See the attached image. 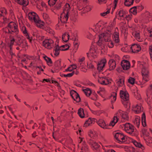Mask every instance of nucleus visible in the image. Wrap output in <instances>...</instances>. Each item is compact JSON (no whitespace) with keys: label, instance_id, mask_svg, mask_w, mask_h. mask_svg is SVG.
Segmentation results:
<instances>
[{"label":"nucleus","instance_id":"19","mask_svg":"<svg viewBox=\"0 0 152 152\" xmlns=\"http://www.w3.org/2000/svg\"><path fill=\"white\" fill-rule=\"evenodd\" d=\"M61 61L58 60L56 61L53 67V70H52L53 72H58L61 69Z\"/></svg>","mask_w":152,"mask_h":152},{"label":"nucleus","instance_id":"50","mask_svg":"<svg viewBox=\"0 0 152 152\" xmlns=\"http://www.w3.org/2000/svg\"><path fill=\"white\" fill-rule=\"evenodd\" d=\"M59 47L60 48L61 50L64 51L68 50L69 48V46L68 44H65Z\"/></svg>","mask_w":152,"mask_h":152},{"label":"nucleus","instance_id":"59","mask_svg":"<svg viewBox=\"0 0 152 152\" xmlns=\"http://www.w3.org/2000/svg\"><path fill=\"white\" fill-rule=\"evenodd\" d=\"M131 12L134 15L137 14V10L135 7H134L131 8L130 10Z\"/></svg>","mask_w":152,"mask_h":152},{"label":"nucleus","instance_id":"6","mask_svg":"<svg viewBox=\"0 0 152 152\" xmlns=\"http://www.w3.org/2000/svg\"><path fill=\"white\" fill-rule=\"evenodd\" d=\"M104 23L102 21H100L95 26L93 30L96 34L102 33L105 31V28Z\"/></svg>","mask_w":152,"mask_h":152},{"label":"nucleus","instance_id":"18","mask_svg":"<svg viewBox=\"0 0 152 152\" xmlns=\"http://www.w3.org/2000/svg\"><path fill=\"white\" fill-rule=\"evenodd\" d=\"M116 115L118 117L121 116L125 120H128L129 119V117L127 113L121 110H118L116 113Z\"/></svg>","mask_w":152,"mask_h":152},{"label":"nucleus","instance_id":"41","mask_svg":"<svg viewBox=\"0 0 152 152\" xmlns=\"http://www.w3.org/2000/svg\"><path fill=\"white\" fill-rule=\"evenodd\" d=\"M78 114L79 116L81 118H83L85 117L84 111L83 108H80L79 109Z\"/></svg>","mask_w":152,"mask_h":152},{"label":"nucleus","instance_id":"4","mask_svg":"<svg viewBox=\"0 0 152 152\" xmlns=\"http://www.w3.org/2000/svg\"><path fill=\"white\" fill-rule=\"evenodd\" d=\"M98 53L97 47L94 45H92L89 52L87 53L88 57L90 60H92L97 57Z\"/></svg>","mask_w":152,"mask_h":152},{"label":"nucleus","instance_id":"54","mask_svg":"<svg viewBox=\"0 0 152 152\" xmlns=\"http://www.w3.org/2000/svg\"><path fill=\"white\" fill-rule=\"evenodd\" d=\"M74 75V72H72L71 73H69L68 74H63L61 76L62 77H72L73 75Z\"/></svg>","mask_w":152,"mask_h":152},{"label":"nucleus","instance_id":"37","mask_svg":"<svg viewBox=\"0 0 152 152\" xmlns=\"http://www.w3.org/2000/svg\"><path fill=\"white\" fill-rule=\"evenodd\" d=\"M124 78H119L116 80V83L118 86H123L124 85Z\"/></svg>","mask_w":152,"mask_h":152},{"label":"nucleus","instance_id":"26","mask_svg":"<svg viewBox=\"0 0 152 152\" xmlns=\"http://www.w3.org/2000/svg\"><path fill=\"white\" fill-rule=\"evenodd\" d=\"M132 142L136 147L141 148L142 151L145 149L144 146L140 142H138L134 140H132Z\"/></svg>","mask_w":152,"mask_h":152},{"label":"nucleus","instance_id":"13","mask_svg":"<svg viewBox=\"0 0 152 152\" xmlns=\"http://www.w3.org/2000/svg\"><path fill=\"white\" fill-rule=\"evenodd\" d=\"M132 110L135 113L138 114L143 111V108L141 104H137L132 106Z\"/></svg>","mask_w":152,"mask_h":152},{"label":"nucleus","instance_id":"31","mask_svg":"<svg viewBox=\"0 0 152 152\" xmlns=\"http://www.w3.org/2000/svg\"><path fill=\"white\" fill-rule=\"evenodd\" d=\"M134 34V37L139 42L143 41V39L140 36V33L139 32L136 31Z\"/></svg>","mask_w":152,"mask_h":152},{"label":"nucleus","instance_id":"15","mask_svg":"<svg viewBox=\"0 0 152 152\" xmlns=\"http://www.w3.org/2000/svg\"><path fill=\"white\" fill-rule=\"evenodd\" d=\"M71 96L73 99L76 102H78L80 101L79 94L75 91L72 90L70 91Z\"/></svg>","mask_w":152,"mask_h":152},{"label":"nucleus","instance_id":"14","mask_svg":"<svg viewBox=\"0 0 152 152\" xmlns=\"http://www.w3.org/2000/svg\"><path fill=\"white\" fill-rule=\"evenodd\" d=\"M120 96L121 98L124 101H128L129 99V95L126 91L121 90L120 92Z\"/></svg>","mask_w":152,"mask_h":152},{"label":"nucleus","instance_id":"25","mask_svg":"<svg viewBox=\"0 0 152 152\" xmlns=\"http://www.w3.org/2000/svg\"><path fill=\"white\" fill-rule=\"evenodd\" d=\"M18 34H16V37L18 39V40L19 41V42L18 43L17 45H20V47H22V48H25L27 46V44L26 42L25 43V44H23V45H22L21 44V43L22 42V41L21 40V39L23 37L20 35H18Z\"/></svg>","mask_w":152,"mask_h":152},{"label":"nucleus","instance_id":"22","mask_svg":"<svg viewBox=\"0 0 152 152\" xmlns=\"http://www.w3.org/2000/svg\"><path fill=\"white\" fill-rule=\"evenodd\" d=\"M121 66L124 70H127L129 69L130 67V63L127 60H124L121 62Z\"/></svg>","mask_w":152,"mask_h":152},{"label":"nucleus","instance_id":"17","mask_svg":"<svg viewBox=\"0 0 152 152\" xmlns=\"http://www.w3.org/2000/svg\"><path fill=\"white\" fill-rule=\"evenodd\" d=\"M98 81L100 84L103 85H107L110 83L108 78L105 76L99 77L98 78Z\"/></svg>","mask_w":152,"mask_h":152},{"label":"nucleus","instance_id":"16","mask_svg":"<svg viewBox=\"0 0 152 152\" xmlns=\"http://www.w3.org/2000/svg\"><path fill=\"white\" fill-rule=\"evenodd\" d=\"M88 143L93 150H97L100 147V145L96 142L93 140L90 139Z\"/></svg>","mask_w":152,"mask_h":152},{"label":"nucleus","instance_id":"58","mask_svg":"<svg viewBox=\"0 0 152 152\" xmlns=\"http://www.w3.org/2000/svg\"><path fill=\"white\" fill-rule=\"evenodd\" d=\"M132 14L127 15L126 14L125 18L127 21H129L132 19Z\"/></svg>","mask_w":152,"mask_h":152},{"label":"nucleus","instance_id":"38","mask_svg":"<svg viewBox=\"0 0 152 152\" xmlns=\"http://www.w3.org/2000/svg\"><path fill=\"white\" fill-rule=\"evenodd\" d=\"M88 135L91 137L93 138H96L98 136L96 132L94 131H90Z\"/></svg>","mask_w":152,"mask_h":152},{"label":"nucleus","instance_id":"49","mask_svg":"<svg viewBox=\"0 0 152 152\" xmlns=\"http://www.w3.org/2000/svg\"><path fill=\"white\" fill-rule=\"evenodd\" d=\"M145 15L146 19V22H148L149 21V19L152 18V15L148 12H146L145 13Z\"/></svg>","mask_w":152,"mask_h":152},{"label":"nucleus","instance_id":"30","mask_svg":"<svg viewBox=\"0 0 152 152\" xmlns=\"http://www.w3.org/2000/svg\"><path fill=\"white\" fill-rule=\"evenodd\" d=\"M133 122L135 126L139 128L140 124V117L137 116H135Z\"/></svg>","mask_w":152,"mask_h":152},{"label":"nucleus","instance_id":"56","mask_svg":"<svg viewBox=\"0 0 152 152\" xmlns=\"http://www.w3.org/2000/svg\"><path fill=\"white\" fill-rule=\"evenodd\" d=\"M107 42H108L107 43V45L109 48H111L113 47V41L111 40V39H110V41H107Z\"/></svg>","mask_w":152,"mask_h":152},{"label":"nucleus","instance_id":"48","mask_svg":"<svg viewBox=\"0 0 152 152\" xmlns=\"http://www.w3.org/2000/svg\"><path fill=\"white\" fill-rule=\"evenodd\" d=\"M134 0H125L124 2V4L125 6L129 7L132 5L133 3Z\"/></svg>","mask_w":152,"mask_h":152},{"label":"nucleus","instance_id":"55","mask_svg":"<svg viewBox=\"0 0 152 152\" xmlns=\"http://www.w3.org/2000/svg\"><path fill=\"white\" fill-rule=\"evenodd\" d=\"M57 0H49L48 1V4L50 6H53L56 4Z\"/></svg>","mask_w":152,"mask_h":152},{"label":"nucleus","instance_id":"60","mask_svg":"<svg viewBox=\"0 0 152 152\" xmlns=\"http://www.w3.org/2000/svg\"><path fill=\"white\" fill-rule=\"evenodd\" d=\"M0 12L3 15L4 14H6L7 13V10L4 8H1L0 9Z\"/></svg>","mask_w":152,"mask_h":152},{"label":"nucleus","instance_id":"44","mask_svg":"<svg viewBox=\"0 0 152 152\" xmlns=\"http://www.w3.org/2000/svg\"><path fill=\"white\" fill-rule=\"evenodd\" d=\"M73 43L74 47V49L77 50L80 44V42L78 39L75 38Z\"/></svg>","mask_w":152,"mask_h":152},{"label":"nucleus","instance_id":"40","mask_svg":"<svg viewBox=\"0 0 152 152\" xmlns=\"http://www.w3.org/2000/svg\"><path fill=\"white\" fill-rule=\"evenodd\" d=\"M117 94L116 92H113L110 96V99H111V103L113 104L116 101V99Z\"/></svg>","mask_w":152,"mask_h":152},{"label":"nucleus","instance_id":"32","mask_svg":"<svg viewBox=\"0 0 152 152\" xmlns=\"http://www.w3.org/2000/svg\"><path fill=\"white\" fill-rule=\"evenodd\" d=\"M115 116L113 118V120L109 124V126H113L117 122L119 119L118 118V116H117L116 114Z\"/></svg>","mask_w":152,"mask_h":152},{"label":"nucleus","instance_id":"7","mask_svg":"<svg viewBox=\"0 0 152 152\" xmlns=\"http://www.w3.org/2000/svg\"><path fill=\"white\" fill-rule=\"evenodd\" d=\"M7 27L9 33L12 34V33H14L16 34H18V26L15 23L13 22H10L8 23Z\"/></svg>","mask_w":152,"mask_h":152},{"label":"nucleus","instance_id":"10","mask_svg":"<svg viewBox=\"0 0 152 152\" xmlns=\"http://www.w3.org/2000/svg\"><path fill=\"white\" fill-rule=\"evenodd\" d=\"M28 18L31 22L36 23L39 20V18L37 14L35 12H31L28 14Z\"/></svg>","mask_w":152,"mask_h":152},{"label":"nucleus","instance_id":"45","mask_svg":"<svg viewBox=\"0 0 152 152\" xmlns=\"http://www.w3.org/2000/svg\"><path fill=\"white\" fill-rule=\"evenodd\" d=\"M147 145L151 146L152 145V138L150 137H147V138L145 139Z\"/></svg>","mask_w":152,"mask_h":152},{"label":"nucleus","instance_id":"3","mask_svg":"<svg viewBox=\"0 0 152 152\" xmlns=\"http://www.w3.org/2000/svg\"><path fill=\"white\" fill-rule=\"evenodd\" d=\"M70 10V6L69 4L66 3L64 7L63 12L61 15L60 18L62 23L67 22L68 18V14Z\"/></svg>","mask_w":152,"mask_h":152},{"label":"nucleus","instance_id":"8","mask_svg":"<svg viewBox=\"0 0 152 152\" xmlns=\"http://www.w3.org/2000/svg\"><path fill=\"white\" fill-rule=\"evenodd\" d=\"M114 137L116 141L120 144L125 142L126 141V136L121 133H116L114 135Z\"/></svg>","mask_w":152,"mask_h":152},{"label":"nucleus","instance_id":"42","mask_svg":"<svg viewBox=\"0 0 152 152\" xmlns=\"http://www.w3.org/2000/svg\"><path fill=\"white\" fill-rule=\"evenodd\" d=\"M60 50H61L60 47L58 45L56 46L54 48V55L56 56H58L59 54Z\"/></svg>","mask_w":152,"mask_h":152},{"label":"nucleus","instance_id":"62","mask_svg":"<svg viewBox=\"0 0 152 152\" xmlns=\"http://www.w3.org/2000/svg\"><path fill=\"white\" fill-rule=\"evenodd\" d=\"M62 27V25L59 22L56 25V28L57 30L61 29Z\"/></svg>","mask_w":152,"mask_h":152},{"label":"nucleus","instance_id":"52","mask_svg":"<svg viewBox=\"0 0 152 152\" xmlns=\"http://www.w3.org/2000/svg\"><path fill=\"white\" fill-rule=\"evenodd\" d=\"M98 95L95 93L92 94L91 95L90 97L91 99L94 100H96L97 99Z\"/></svg>","mask_w":152,"mask_h":152},{"label":"nucleus","instance_id":"9","mask_svg":"<svg viewBox=\"0 0 152 152\" xmlns=\"http://www.w3.org/2000/svg\"><path fill=\"white\" fill-rule=\"evenodd\" d=\"M54 42L51 39H45L42 42V45L45 48L48 49L52 48L53 46Z\"/></svg>","mask_w":152,"mask_h":152},{"label":"nucleus","instance_id":"28","mask_svg":"<svg viewBox=\"0 0 152 152\" xmlns=\"http://www.w3.org/2000/svg\"><path fill=\"white\" fill-rule=\"evenodd\" d=\"M113 41L115 43H118L120 42L119 38V34L118 32H115L113 34Z\"/></svg>","mask_w":152,"mask_h":152},{"label":"nucleus","instance_id":"27","mask_svg":"<svg viewBox=\"0 0 152 152\" xmlns=\"http://www.w3.org/2000/svg\"><path fill=\"white\" fill-rule=\"evenodd\" d=\"M110 69L111 70H113L116 67V64L115 61L113 59L110 60L108 62Z\"/></svg>","mask_w":152,"mask_h":152},{"label":"nucleus","instance_id":"61","mask_svg":"<svg viewBox=\"0 0 152 152\" xmlns=\"http://www.w3.org/2000/svg\"><path fill=\"white\" fill-rule=\"evenodd\" d=\"M78 142L79 143L78 145L79 146H81L83 143V142H84L83 141V139L80 137L79 138Z\"/></svg>","mask_w":152,"mask_h":152},{"label":"nucleus","instance_id":"64","mask_svg":"<svg viewBox=\"0 0 152 152\" xmlns=\"http://www.w3.org/2000/svg\"><path fill=\"white\" fill-rule=\"evenodd\" d=\"M85 60V58L84 57H82V58L79 59V62L78 64V65H80V64H84L83 63L84 61Z\"/></svg>","mask_w":152,"mask_h":152},{"label":"nucleus","instance_id":"5","mask_svg":"<svg viewBox=\"0 0 152 152\" xmlns=\"http://www.w3.org/2000/svg\"><path fill=\"white\" fill-rule=\"evenodd\" d=\"M124 129L126 132L131 135L132 136H136L137 133L134 131V127L129 123H126L124 124Z\"/></svg>","mask_w":152,"mask_h":152},{"label":"nucleus","instance_id":"63","mask_svg":"<svg viewBox=\"0 0 152 152\" xmlns=\"http://www.w3.org/2000/svg\"><path fill=\"white\" fill-rule=\"evenodd\" d=\"M15 41V39L14 37H12L10 40V49H11L12 47L14 44V42Z\"/></svg>","mask_w":152,"mask_h":152},{"label":"nucleus","instance_id":"34","mask_svg":"<svg viewBox=\"0 0 152 152\" xmlns=\"http://www.w3.org/2000/svg\"><path fill=\"white\" fill-rule=\"evenodd\" d=\"M91 10V6H87L84 8L83 10L80 12L81 15L83 16L85 13L90 11Z\"/></svg>","mask_w":152,"mask_h":152},{"label":"nucleus","instance_id":"11","mask_svg":"<svg viewBox=\"0 0 152 152\" xmlns=\"http://www.w3.org/2000/svg\"><path fill=\"white\" fill-rule=\"evenodd\" d=\"M146 95L147 102L149 104H152V84L147 89Z\"/></svg>","mask_w":152,"mask_h":152},{"label":"nucleus","instance_id":"20","mask_svg":"<svg viewBox=\"0 0 152 152\" xmlns=\"http://www.w3.org/2000/svg\"><path fill=\"white\" fill-rule=\"evenodd\" d=\"M106 62V60L105 59L101 60L97 64V69L99 71L103 70Z\"/></svg>","mask_w":152,"mask_h":152},{"label":"nucleus","instance_id":"24","mask_svg":"<svg viewBox=\"0 0 152 152\" xmlns=\"http://www.w3.org/2000/svg\"><path fill=\"white\" fill-rule=\"evenodd\" d=\"M21 29L24 36L29 40L30 42H31V41L32 38L29 37V34L27 32L26 30V27L25 26H23L21 27Z\"/></svg>","mask_w":152,"mask_h":152},{"label":"nucleus","instance_id":"51","mask_svg":"<svg viewBox=\"0 0 152 152\" xmlns=\"http://www.w3.org/2000/svg\"><path fill=\"white\" fill-rule=\"evenodd\" d=\"M44 59L46 61L48 64H51L52 63L51 59L47 56L44 57Z\"/></svg>","mask_w":152,"mask_h":152},{"label":"nucleus","instance_id":"1","mask_svg":"<svg viewBox=\"0 0 152 152\" xmlns=\"http://www.w3.org/2000/svg\"><path fill=\"white\" fill-rule=\"evenodd\" d=\"M104 32L99 35V39L96 42L97 44L102 48L104 46V41H110L111 39L112 33L110 30H107Z\"/></svg>","mask_w":152,"mask_h":152},{"label":"nucleus","instance_id":"2","mask_svg":"<svg viewBox=\"0 0 152 152\" xmlns=\"http://www.w3.org/2000/svg\"><path fill=\"white\" fill-rule=\"evenodd\" d=\"M140 66L142 68L141 73L143 79L146 82L149 80V72L148 64L144 62H142L140 64Z\"/></svg>","mask_w":152,"mask_h":152},{"label":"nucleus","instance_id":"39","mask_svg":"<svg viewBox=\"0 0 152 152\" xmlns=\"http://www.w3.org/2000/svg\"><path fill=\"white\" fill-rule=\"evenodd\" d=\"M77 66L82 71L84 72L87 71L86 65L84 64H80V65H77Z\"/></svg>","mask_w":152,"mask_h":152},{"label":"nucleus","instance_id":"33","mask_svg":"<svg viewBox=\"0 0 152 152\" xmlns=\"http://www.w3.org/2000/svg\"><path fill=\"white\" fill-rule=\"evenodd\" d=\"M92 113L97 116H100L102 114H104L105 115H107V114L103 110H99L96 111H93L92 112Z\"/></svg>","mask_w":152,"mask_h":152},{"label":"nucleus","instance_id":"36","mask_svg":"<svg viewBox=\"0 0 152 152\" xmlns=\"http://www.w3.org/2000/svg\"><path fill=\"white\" fill-rule=\"evenodd\" d=\"M17 1L19 4L25 7L28 5L29 4L28 0H17Z\"/></svg>","mask_w":152,"mask_h":152},{"label":"nucleus","instance_id":"43","mask_svg":"<svg viewBox=\"0 0 152 152\" xmlns=\"http://www.w3.org/2000/svg\"><path fill=\"white\" fill-rule=\"evenodd\" d=\"M69 38V35L68 33H65L63 34L62 36V39L64 42H67Z\"/></svg>","mask_w":152,"mask_h":152},{"label":"nucleus","instance_id":"57","mask_svg":"<svg viewBox=\"0 0 152 152\" xmlns=\"http://www.w3.org/2000/svg\"><path fill=\"white\" fill-rule=\"evenodd\" d=\"M110 9H109L106 12L100 13V15L101 16L104 17L106 16L108 14H109L110 12Z\"/></svg>","mask_w":152,"mask_h":152},{"label":"nucleus","instance_id":"46","mask_svg":"<svg viewBox=\"0 0 152 152\" xmlns=\"http://www.w3.org/2000/svg\"><path fill=\"white\" fill-rule=\"evenodd\" d=\"M142 125L145 127L146 125L145 115V113H143L142 115Z\"/></svg>","mask_w":152,"mask_h":152},{"label":"nucleus","instance_id":"53","mask_svg":"<svg viewBox=\"0 0 152 152\" xmlns=\"http://www.w3.org/2000/svg\"><path fill=\"white\" fill-rule=\"evenodd\" d=\"M135 81V79L134 78L130 77L129 78L128 82L131 84H134Z\"/></svg>","mask_w":152,"mask_h":152},{"label":"nucleus","instance_id":"35","mask_svg":"<svg viewBox=\"0 0 152 152\" xmlns=\"http://www.w3.org/2000/svg\"><path fill=\"white\" fill-rule=\"evenodd\" d=\"M35 23L37 27L42 29L44 28V23L43 21H41L39 18L37 22Z\"/></svg>","mask_w":152,"mask_h":152},{"label":"nucleus","instance_id":"23","mask_svg":"<svg viewBox=\"0 0 152 152\" xmlns=\"http://www.w3.org/2000/svg\"><path fill=\"white\" fill-rule=\"evenodd\" d=\"M131 48L132 52L135 53L139 52L141 49L140 46L139 45L136 44L132 45Z\"/></svg>","mask_w":152,"mask_h":152},{"label":"nucleus","instance_id":"21","mask_svg":"<svg viewBox=\"0 0 152 152\" xmlns=\"http://www.w3.org/2000/svg\"><path fill=\"white\" fill-rule=\"evenodd\" d=\"M98 124L101 128L104 129H109V126L106 124L104 121L102 119H99L97 122Z\"/></svg>","mask_w":152,"mask_h":152},{"label":"nucleus","instance_id":"29","mask_svg":"<svg viewBox=\"0 0 152 152\" xmlns=\"http://www.w3.org/2000/svg\"><path fill=\"white\" fill-rule=\"evenodd\" d=\"M94 122V119L89 118L88 119L86 120L84 124V126L87 127Z\"/></svg>","mask_w":152,"mask_h":152},{"label":"nucleus","instance_id":"47","mask_svg":"<svg viewBox=\"0 0 152 152\" xmlns=\"http://www.w3.org/2000/svg\"><path fill=\"white\" fill-rule=\"evenodd\" d=\"M83 91L85 95L87 96H89L91 93V90L88 88L83 89Z\"/></svg>","mask_w":152,"mask_h":152},{"label":"nucleus","instance_id":"12","mask_svg":"<svg viewBox=\"0 0 152 152\" xmlns=\"http://www.w3.org/2000/svg\"><path fill=\"white\" fill-rule=\"evenodd\" d=\"M126 12L122 9L117 10L115 16L118 20H121L125 19Z\"/></svg>","mask_w":152,"mask_h":152}]
</instances>
